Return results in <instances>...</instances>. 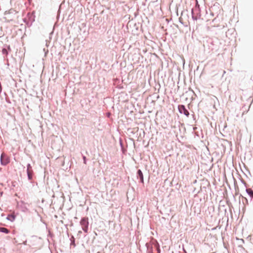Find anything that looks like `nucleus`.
<instances>
[{"instance_id": "obj_1", "label": "nucleus", "mask_w": 253, "mask_h": 253, "mask_svg": "<svg viewBox=\"0 0 253 253\" xmlns=\"http://www.w3.org/2000/svg\"><path fill=\"white\" fill-rule=\"evenodd\" d=\"M178 110L180 113H183L187 117H188L189 116V112L185 108V107L184 105H179L178 106Z\"/></svg>"}, {"instance_id": "obj_2", "label": "nucleus", "mask_w": 253, "mask_h": 253, "mask_svg": "<svg viewBox=\"0 0 253 253\" xmlns=\"http://www.w3.org/2000/svg\"><path fill=\"white\" fill-rule=\"evenodd\" d=\"M7 218L8 220L13 221L15 218V215L14 213L9 214L8 215Z\"/></svg>"}, {"instance_id": "obj_3", "label": "nucleus", "mask_w": 253, "mask_h": 253, "mask_svg": "<svg viewBox=\"0 0 253 253\" xmlns=\"http://www.w3.org/2000/svg\"><path fill=\"white\" fill-rule=\"evenodd\" d=\"M9 163V161L6 160H4L3 155L1 156V163L3 165H6Z\"/></svg>"}, {"instance_id": "obj_4", "label": "nucleus", "mask_w": 253, "mask_h": 253, "mask_svg": "<svg viewBox=\"0 0 253 253\" xmlns=\"http://www.w3.org/2000/svg\"><path fill=\"white\" fill-rule=\"evenodd\" d=\"M138 174L140 177V179L141 180V181L142 183H143L144 182V180H143V173L142 172V171H141V170H138Z\"/></svg>"}, {"instance_id": "obj_5", "label": "nucleus", "mask_w": 253, "mask_h": 253, "mask_svg": "<svg viewBox=\"0 0 253 253\" xmlns=\"http://www.w3.org/2000/svg\"><path fill=\"white\" fill-rule=\"evenodd\" d=\"M246 192L251 197H253V190L251 188H247Z\"/></svg>"}, {"instance_id": "obj_6", "label": "nucleus", "mask_w": 253, "mask_h": 253, "mask_svg": "<svg viewBox=\"0 0 253 253\" xmlns=\"http://www.w3.org/2000/svg\"><path fill=\"white\" fill-rule=\"evenodd\" d=\"M0 232L7 234L9 232V231L6 228L0 227Z\"/></svg>"}, {"instance_id": "obj_7", "label": "nucleus", "mask_w": 253, "mask_h": 253, "mask_svg": "<svg viewBox=\"0 0 253 253\" xmlns=\"http://www.w3.org/2000/svg\"><path fill=\"white\" fill-rule=\"evenodd\" d=\"M27 174L29 179H31L32 178V170L27 171Z\"/></svg>"}, {"instance_id": "obj_8", "label": "nucleus", "mask_w": 253, "mask_h": 253, "mask_svg": "<svg viewBox=\"0 0 253 253\" xmlns=\"http://www.w3.org/2000/svg\"><path fill=\"white\" fill-rule=\"evenodd\" d=\"M2 53L3 54L5 55V56H6L8 54V52H7V50L5 48H3L2 49Z\"/></svg>"}, {"instance_id": "obj_9", "label": "nucleus", "mask_w": 253, "mask_h": 253, "mask_svg": "<svg viewBox=\"0 0 253 253\" xmlns=\"http://www.w3.org/2000/svg\"><path fill=\"white\" fill-rule=\"evenodd\" d=\"M192 18L195 20H197V19H198V17L197 16H195L194 15V11L192 10Z\"/></svg>"}, {"instance_id": "obj_10", "label": "nucleus", "mask_w": 253, "mask_h": 253, "mask_svg": "<svg viewBox=\"0 0 253 253\" xmlns=\"http://www.w3.org/2000/svg\"><path fill=\"white\" fill-rule=\"evenodd\" d=\"M31 166L30 165V164H28L27 165V171H30V170H32L31 169Z\"/></svg>"}]
</instances>
